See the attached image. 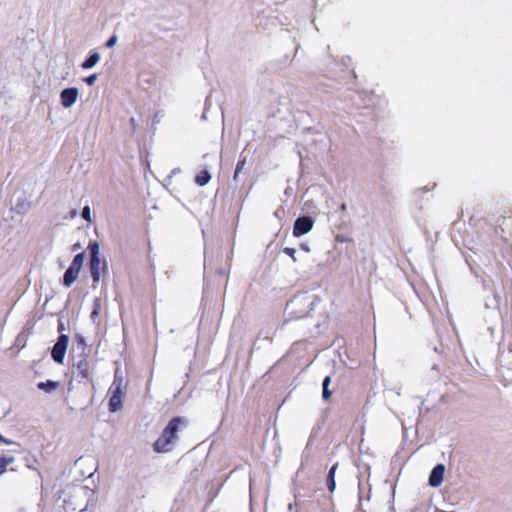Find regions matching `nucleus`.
<instances>
[{
	"label": "nucleus",
	"mask_w": 512,
	"mask_h": 512,
	"mask_svg": "<svg viewBox=\"0 0 512 512\" xmlns=\"http://www.w3.org/2000/svg\"><path fill=\"white\" fill-rule=\"evenodd\" d=\"M184 424L185 421L182 417L177 416L172 418L163 429L160 437L154 442L153 450L156 453H166L171 451L172 444L177 439V433L181 425Z\"/></svg>",
	"instance_id": "obj_1"
},
{
	"label": "nucleus",
	"mask_w": 512,
	"mask_h": 512,
	"mask_svg": "<svg viewBox=\"0 0 512 512\" xmlns=\"http://www.w3.org/2000/svg\"><path fill=\"white\" fill-rule=\"evenodd\" d=\"M124 391L122 388V380L115 379L109 389V410L117 412L123 407Z\"/></svg>",
	"instance_id": "obj_2"
},
{
	"label": "nucleus",
	"mask_w": 512,
	"mask_h": 512,
	"mask_svg": "<svg viewBox=\"0 0 512 512\" xmlns=\"http://www.w3.org/2000/svg\"><path fill=\"white\" fill-rule=\"evenodd\" d=\"M90 250V273L93 279V282L97 283L100 279V269L101 266L105 267V264L101 262L99 258V245L97 242H93L89 244Z\"/></svg>",
	"instance_id": "obj_3"
},
{
	"label": "nucleus",
	"mask_w": 512,
	"mask_h": 512,
	"mask_svg": "<svg viewBox=\"0 0 512 512\" xmlns=\"http://www.w3.org/2000/svg\"><path fill=\"white\" fill-rule=\"evenodd\" d=\"M75 369L76 377L79 382L86 381L89 383H93L92 368L90 365V361L88 360V357L86 355H84L77 361Z\"/></svg>",
	"instance_id": "obj_4"
},
{
	"label": "nucleus",
	"mask_w": 512,
	"mask_h": 512,
	"mask_svg": "<svg viewBox=\"0 0 512 512\" xmlns=\"http://www.w3.org/2000/svg\"><path fill=\"white\" fill-rule=\"evenodd\" d=\"M68 342H69V337L66 334H61L58 337L57 342L54 344V346L51 350V357L55 362H57L59 364L63 363L65 353L67 350V346H68Z\"/></svg>",
	"instance_id": "obj_5"
},
{
	"label": "nucleus",
	"mask_w": 512,
	"mask_h": 512,
	"mask_svg": "<svg viewBox=\"0 0 512 512\" xmlns=\"http://www.w3.org/2000/svg\"><path fill=\"white\" fill-rule=\"evenodd\" d=\"M313 227V220L309 216H302L295 220L293 226V235L295 237H300L306 233H308Z\"/></svg>",
	"instance_id": "obj_6"
},
{
	"label": "nucleus",
	"mask_w": 512,
	"mask_h": 512,
	"mask_svg": "<svg viewBox=\"0 0 512 512\" xmlns=\"http://www.w3.org/2000/svg\"><path fill=\"white\" fill-rule=\"evenodd\" d=\"M79 91L77 88H66L60 94L61 104L65 108L71 107L77 100Z\"/></svg>",
	"instance_id": "obj_7"
},
{
	"label": "nucleus",
	"mask_w": 512,
	"mask_h": 512,
	"mask_svg": "<svg viewBox=\"0 0 512 512\" xmlns=\"http://www.w3.org/2000/svg\"><path fill=\"white\" fill-rule=\"evenodd\" d=\"M445 467L443 464L436 465L429 476V484L432 487H438L444 478Z\"/></svg>",
	"instance_id": "obj_8"
},
{
	"label": "nucleus",
	"mask_w": 512,
	"mask_h": 512,
	"mask_svg": "<svg viewBox=\"0 0 512 512\" xmlns=\"http://www.w3.org/2000/svg\"><path fill=\"white\" fill-rule=\"evenodd\" d=\"M79 272L80 271L74 269V267L69 266L63 275V285L65 287H70L78 278Z\"/></svg>",
	"instance_id": "obj_9"
},
{
	"label": "nucleus",
	"mask_w": 512,
	"mask_h": 512,
	"mask_svg": "<svg viewBox=\"0 0 512 512\" xmlns=\"http://www.w3.org/2000/svg\"><path fill=\"white\" fill-rule=\"evenodd\" d=\"M99 60H100L99 53L96 51H93L90 53L89 57L84 62H82L81 68L84 70L90 69V68L94 67L98 63Z\"/></svg>",
	"instance_id": "obj_10"
},
{
	"label": "nucleus",
	"mask_w": 512,
	"mask_h": 512,
	"mask_svg": "<svg viewBox=\"0 0 512 512\" xmlns=\"http://www.w3.org/2000/svg\"><path fill=\"white\" fill-rule=\"evenodd\" d=\"M337 466H338V464H334L330 468V470L328 472V475H327L326 484H327V488H328V490L330 492H333L335 490V487H336L335 472H336Z\"/></svg>",
	"instance_id": "obj_11"
},
{
	"label": "nucleus",
	"mask_w": 512,
	"mask_h": 512,
	"mask_svg": "<svg viewBox=\"0 0 512 512\" xmlns=\"http://www.w3.org/2000/svg\"><path fill=\"white\" fill-rule=\"evenodd\" d=\"M59 387V382L47 380L46 382H39L37 384V388L45 391L47 393H51Z\"/></svg>",
	"instance_id": "obj_12"
},
{
	"label": "nucleus",
	"mask_w": 512,
	"mask_h": 512,
	"mask_svg": "<svg viewBox=\"0 0 512 512\" xmlns=\"http://www.w3.org/2000/svg\"><path fill=\"white\" fill-rule=\"evenodd\" d=\"M210 179L211 175L209 174V172L207 170H202L196 175L195 182L199 186H204L210 181Z\"/></svg>",
	"instance_id": "obj_13"
},
{
	"label": "nucleus",
	"mask_w": 512,
	"mask_h": 512,
	"mask_svg": "<svg viewBox=\"0 0 512 512\" xmlns=\"http://www.w3.org/2000/svg\"><path fill=\"white\" fill-rule=\"evenodd\" d=\"M330 383H331V377L326 376L322 383V386H323L322 397L324 400H329L332 395V392L328 388Z\"/></svg>",
	"instance_id": "obj_14"
},
{
	"label": "nucleus",
	"mask_w": 512,
	"mask_h": 512,
	"mask_svg": "<svg viewBox=\"0 0 512 512\" xmlns=\"http://www.w3.org/2000/svg\"><path fill=\"white\" fill-rule=\"evenodd\" d=\"M84 259H85V254L84 252H81V253H78L77 255H75V257L73 258V261L71 263V267H74V269H77L78 271L81 270L82 266H83V263H84Z\"/></svg>",
	"instance_id": "obj_15"
},
{
	"label": "nucleus",
	"mask_w": 512,
	"mask_h": 512,
	"mask_svg": "<svg viewBox=\"0 0 512 512\" xmlns=\"http://www.w3.org/2000/svg\"><path fill=\"white\" fill-rule=\"evenodd\" d=\"M246 165V157H241L238 162H237V165H236V169H235V172H234V180H237L238 179V176L240 174V172L244 169Z\"/></svg>",
	"instance_id": "obj_16"
},
{
	"label": "nucleus",
	"mask_w": 512,
	"mask_h": 512,
	"mask_svg": "<svg viewBox=\"0 0 512 512\" xmlns=\"http://www.w3.org/2000/svg\"><path fill=\"white\" fill-rule=\"evenodd\" d=\"M82 217H83V219H85L88 222L91 221V210H90V207L88 205H86L82 209Z\"/></svg>",
	"instance_id": "obj_17"
},
{
	"label": "nucleus",
	"mask_w": 512,
	"mask_h": 512,
	"mask_svg": "<svg viewBox=\"0 0 512 512\" xmlns=\"http://www.w3.org/2000/svg\"><path fill=\"white\" fill-rule=\"evenodd\" d=\"M12 458H9V457H5V456H2V462H1V465H2V473L4 472V470L10 465V463L12 462Z\"/></svg>",
	"instance_id": "obj_18"
},
{
	"label": "nucleus",
	"mask_w": 512,
	"mask_h": 512,
	"mask_svg": "<svg viewBox=\"0 0 512 512\" xmlns=\"http://www.w3.org/2000/svg\"><path fill=\"white\" fill-rule=\"evenodd\" d=\"M283 252H284L286 255L290 256L294 261H296V258H295V252H296V251H295V249H294V248H291V247H285V248L283 249Z\"/></svg>",
	"instance_id": "obj_19"
},
{
	"label": "nucleus",
	"mask_w": 512,
	"mask_h": 512,
	"mask_svg": "<svg viewBox=\"0 0 512 512\" xmlns=\"http://www.w3.org/2000/svg\"><path fill=\"white\" fill-rule=\"evenodd\" d=\"M97 79V74H92L88 77H85L83 80L90 86H92Z\"/></svg>",
	"instance_id": "obj_20"
},
{
	"label": "nucleus",
	"mask_w": 512,
	"mask_h": 512,
	"mask_svg": "<svg viewBox=\"0 0 512 512\" xmlns=\"http://www.w3.org/2000/svg\"><path fill=\"white\" fill-rule=\"evenodd\" d=\"M116 41H117V36L116 35L111 36L106 42V47H108V48L113 47L116 44Z\"/></svg>",
	"instance_id": "obj_21"
},
{
	"label": "nucleus",
	"mask_w": 512,
	"mask_h": 512,
	"mask_svg": "<svg viewBox=\"0 0 512 512\" xmlns=\"http://www.w3.org/2000/svg\"><path fill=\"white\" fill-rule=\"evenodd\" d=\"M63 330H64V325H63V323H59V325H58V331H59V332H62Z\"/></svg>",
	"instance_id": "obj_22"
},
{
	"label": "nucleus",
	"mask_w": 512,
	"mask_h": 512,
	"mask_svg": "<svg viewBox=\"0 0 512 512\" xmlns=\"http://www.w3.org/2000/svg\"><path fill=\"white\" fill-rule=\"evenodd\" d=\"M341 209H342V210H345V209H346V205H345V204H342Z\"/></svg>",
	"instance_id": "obj_23"
}]
</instances>
